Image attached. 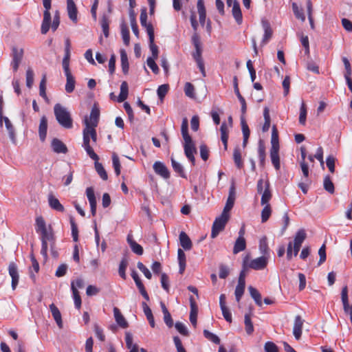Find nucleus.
<instances>
[{"instance_id":"47","label":"nucleus","mask_w":352,"mask_h":352,"mask_svg":"<svg viewBox=\"0 0 352 352\" xmlns=\"http://www.w3.org/2000/svg\"><path fill=\"white\" fill-rule=\"evenodd\" d=\"M306 238V233L304 230H299L294 237V245L301 247L302 243Z\"/></svg>"},{"instance_id":"33","label":"nucleus","mask_w":352,"mask_h":352,"mask_svg":"<svg viewBox=\"0 0 352 352\" xmlns=\"http://www.w3.org/2000/svg\"><path fill=\"white\" fill-rule=\"evenodd\" d=\"M248 255L246 256L245 257H244V258L243 260L242 270L240 272L237 285L245 286V272L248 270Z\"/></svg>"},{"instance_id":"55","label":"nucleus","mask_w":352,"mask_h":352,"mask_svg":"<svg viewBox=\"0 0 352 352\" xmlns=\"http://www.w3.org/2000/svg\"><path fill=\"white\" fill-rule=\"evenodd\" d=\"M307 118V108L304 102H302L300 108V116H299V123L302 125H305L306 123Z\"/></svg>"},{"instance_id":"1","label":"nucleus","mask_w":352,"mask_h":352,"mask_svg":"<svg viewBox=\"0 0 352 352\" xmlns=\"http://www.w3.org/2000/svg\"><path fill=\"white\" fill-rule=\"evenodd\" d=\"M99 118L100 109L97 104H94L91 109L89 116L88 117L86 116L83 120L85 127L82 131V147L86 151L87 154L89 156V157L95 161V168L98 174L103 180H107L108 178L107 173L102 164L98 162L99 157L94 151L92 147L90 145V140H91L94 143L97 142V133L96 127L98 126Z\"/></svg>"},{"instance_id":"5","label":"nucleus","mask_w":352,"mask_h":352,"mask_svg":"<svg viewBox=\"0 0 352 352\" xmlns=\"http://www.w3.org/2000/svg\"><path fill=\"white\" fill-rule=\"evenodd\" d=\"M35 230L37 233H39L41 236L40 239H48L49 243H54L55 237L51 225L48 227L43 217L39 216L35 220Z\"/></svg>"},{"instance_id":"60","label":"nucleus","mask_w":352,"mask_h":352,"mask_svg":"<svg viewBox=\"0 0 352 352\" xmlns=\"http://www.w3.org/2000/svg\"><path fill=\"white\" fill-rule=\"evenodd\" d=\"M112 161L115 173L116 175H119L120 174L121 165L118 155L115 153L112 156Z\"/></svg>"},{"instance_id":"34","label":"nucleus","mask_w":352,"mask_h":352,"mask_svg":"<svg viewBox=\"0 0 352 352\" xmlns=\"http://www.w3.org/2000/svg\"><path fill=\"white\" fill-rule=\"evenodd\" d=\"M241 129H242V132H243V146L245 147L248 143V140L250 137V132L248 125L247 124L243 116H242L241 118Z\"/></svg>"},{"instance_id":"61","label":"nucleus","mask_w":352,"mask_h":352,"mask_svg":"<svg viewBox=\"0 0 352 352\" xmlns=\"http://www.w3.org/2000/svg\"><path fill=\"white\" fill-rule=\"evenodd\" d=\"M184 91L185 94L193 98L195 97V88L194 86L190 82H186L184 86Z\"/></svg>"},{"instance_id":"39","label":"nucleus","mask_w":352,"mask_h":352,"mask_svg":"<svg viewBox=\"0 0 352 352\" xmlns=\"http://www.w3.org/2000/svg\"><path fill=\"white\" fill-rule=\"evenodd\" d=\"M177 258L179 265V273L183 274L186 268V254L182 249L177 251Z\"/></svg>"},{"instance_id":"27","label":"nucleus","mask_w":352,"mask_h":352,"mask_svg":"<svg viewBox=\"0 0 352 352\" xmlns=\"http://www.w3.org/2000/svg\"><path fill=\"white\" fill-rule=\"evenodd\" d=\"M50 309L52 315L54 320L56 321L58 327L60 329H62L63 328V320H62L61 314H60L59 309L54 303H52L50 305Z\"/></svg>"},{"instance_id":"20","label":"nucleus","mask_w":352,"mask_h":352,"mask_svg":"<svg viewBox=\"0 0 352 352\" xmlns=\"http://www.w3.org/2000/svg\"><path fill=\"white\" fill-rule=\"evenodd\" d=\"M279 147L274 146L270 149V158L273 166L276 170H278L280 168V157H279Z\"/></svg>"},{"instance_id":"63","label":"nucleus","mask_w":352,"mask_h":352,"mask_svg":"<svg viewBox=\"0 0 352 352\" xmlns=\"http://www.w3.org/2000/svg\"><path fill=\"white\" fill-rule=\"evenodd\" d=\"M175 329L179 333L183 336H188V331L184 324L180 322H177L175 324Z\"/></svg>"},{"instance_id":"56","label":"nucleus","mask_w":352,"mask_h":352,"mask_svg":"<svg viewBox=\"0 0 352 352\" xmlns=\"http://www.w3.org/2000/svg\"><path fill=\"white\" fill-rule=\"evenodd\" d=\"M203 333L204 337L206 339L209 340L210 341L212 342L214 344H219L220 343V339L217 335L214 334L213 333L206 329L204 330Z\"/></svg>"},{"instance_id":"46","label":"nucleus","mask_w":352,"mask_h":352,"mask_svg":"<svg viewBox=\"0 0 352 352\" xmlns=\"http://www.w3.org/2000/svg\"><path fill=\"white\" fill-rule=\"evenodd\" d=\"M263 116L265 119V122L263 126V131H267L270 127V110L269 108L265 107L263 110Z\"/></svg>"},{"instance_id":"36","label":"nucleus","mask_w":352,"mask_h":352,"mask_svg":"<svg viewBox=\"0 0 352 352\" xmlns=\"http://www.w3.org/2000/svg\"><path fill=\"white\" fill-rule=\"evenodd\" d=\"M252 311L248 314H245L244 323L245 327V331L248 335H251L254 331V326L251 319Z\"/></svg>"},{"instance_id":"35","label":"nucleus","mask_w":352,"mask_h":352,"mask_svg":"<svg viewBox=\"0 0 352 352\" xmlns=\"http://www.w3.org/2000/svg\"><path fill=\"white\" fill-rule=\"evenodd\" d=\"M120 59H121V67L122 70L124 74H126L129 72V65L128 61V57L126 52L124 50H120Z\"/></svg>"},{"instance_id":"50","label":"nucleus","mask_w":352,"mask_h":352,"mask_svg":"<svg viewBox=\"0 0 352 352\" xmlns=\"http://www.w3.org/2000/svg\"><path fill=\"white\" fill-rule=\"evenodd\" d=\"M264 207L261 211V221L262 223L266 222L272 214V209L270 204L263 205Z\"/></svg>"},{"instance_id":"49","label":"nucleus","mask_w":352,"mask_h":352,"mask_svg":"<svg viewBox=\"0 0 352 352\" xmlns=\"http://www.w3.org/2000/svg\"><path fill=\"white\" fill-rule=\"evenodd\" d=\"M140 23L142 27L145 28L146 32L148 33V27H151L152 30L153 29V27L151 23H147V13L146 9L142 10L141 14H140Z\"/></svg>"},{"instance_id":"44","label":"nucleus","mask_w":352,"mask_h":352,"mask_svg":"<svg viewBox=\"0 0 352 352\" xmlns=\"http://www.w3.org/2000/svg\"><path fill=\"white\" fill-rule=\"evenodd\" d=\"M188 122L187 118H184L181 126V132L184 140L190 141L192 140L191 137L188 134Z\"/></svg>"},{"instance_id":"11","label":"nucleus","mask_w":352,"mask_h":352,"mask_svg":"<svg viewBox=\"0 0 352 352\" xmlns=\"http://www.w3.org/2000/svg\"><path fill=\"white\" fill-rule=\"evenodd\" d=\"M236 199L235 188L232 186L230 187L229 190V195L227 199L226 206H224L223 210L221 214L225 215H229V212L233 208Z\"/></svg>"},{"instance_id":"4","label":"nucleus","mask_w":352,"mask_h":352,"mask_svg":"<svg viewBox=\"0 0 352 352\" xmlns=\"http://www.w3.org/2000/svg\"><path fill=\"white\" fill-rule=\"evenodd\" d=\"M35 230L37 233H39L41 236L40 239H48L49 243H54L55 237L51 225L48 227L43 217L39 216L35 220Z\"/></svg>"},{"instance_id":"9","label":"nucleus","mask_w":352,"mask_h":352,"mask_svg":"<svg viewBox=\"0 0 352 352\" xmlns=\"http://www.w3.org/2000/svg\"><path fill=\"white\" fill-rule=\"evenodd\" d=\"M268 263V258L267 256H262L255 259L249 261L248 258V269L251 268L254 270H261L266 267Z\"/></svg>"},{"instance_id":"24","label":"nucleus","mask_w":352,"mask_h":352,"mask_svg":"<svg viewBox=\"0 0 352 352\" xmlns=\"http://www.w3.org/2000/svg\"><path fill=\"white\" fill-rule=\"evenodd\" d=\"M272 194L270 190V184L268 180H266L265 182V190L261 194V204L266 205L270 204L269 201L272 199Z\"/></svg>"},{"instance_id":"19","label":"nucleus","mask_w":352,"mask_h":352,"mask_svg":"<svg viewBox=\"0 0 352 352\" xmlns=\"http://www.w3.org/2000/svg\"><path fill=\"white\" fill-rule=\"evenodd\" d=\"M148 35L149 38V47L152 53L151 58H158V47L154 43V30H152L151 27L148 28Z\"/></svg>"},{"instance_id":"16","label":"nucleus","mask_w":352,"mask_h":352,"mask_svg":"<svg viewBox=\"0 0 352 352\" xmlns=\"http://www.w3.org/2000/svg\"><path fill=\"white\" fill-rule=\"evenodd\" d=\"M261 23H262V27L264 30V35H263V39L261 41V45L262 46H264L271 39V38L272 36L273 32L271 28L270 24L267 21L262 20Z\"/></svg>"},{"instance_id":"13","label":"nucleus","mask_w":352,"mask_h":352,"mask_svg":"<svg viewBox=\"0 0 352 352\" xmlns=\"http://www.w3.org/2000/svg\"><path fill=\"white\" fill-rule=\"evenodd\" d=\"M155 173L164 179L170 177V172L163 162H155L153 166Z\"/></svg>"},{"instance_id":"3","label":"nucleus","mask_w":352,"mask_h":352,"mask_svg":"<svg viewBox=\"0 0 352 352\" xmlns=\"http://www.w3.org/2000/svg\"><path fill=\"white\" fill-rule=\"evenodd\" d=\"M54 115L58 124L65 129H71L73 126V120L67 109L57 103L54 107Z\"/></svg>"},{"instance_id":"58","label":"nucleus","mask_w":352,"mask_h":352,"mask_svg":"<svg viewBox=\"0 0 352 352\" xmlns=\"http://www.w3.org/2000/svg\"><path fill=\"white\" fill-rule=\"evenodd\" d=\"M109 23L107 16L104 15L100 21V25L102 29L103 34L106 38L108 37L109 34Z\"/></svg>"},{"instance_id":"30","label":"nucleus","mask_w":352,"mask_h":352,"mask_svg":"<svg viewBox=\"0 0 352 352\" xmlns=\"http://www.w3.org/2000/svg\"><path fill=\"white\" fill-rule=\"evenodd\" d=\"M197 10L199 16V22L200 24L204 26L206 22V8L204 6V2L203 0H198L197 1Z\"/></svg>"},{"instance_id":"42","label":"nucleus","mask_w":352,"mask_h":352,"mask_svg":"<svg viewBox=\"0 0 352 352\" xmlns=\"http://www.w3.org/2000/svg\"><path fill=\"white\" fill-rule=\"evenodd\" d=\"M129 87L126 81H123L120 85V92L118 96V101L122 102L124 101L128 96Z\"/></svg>"},{"instance_id":"25","label":"nucleus","mask_w":352,"mask_h":352,"mask_svg":"<svg viewBox=\"0 0 352 352\" xmlns=\"http://www.w3.org/2000/svg\"><path fill=\"white\" fill-rule=\"evenodd\" d=\"M52 148L56 153H66L67 148L66 145L57 138H54L52 141Z\"/></svg>"},{"instance_id":"6","label":"nucleus","mask_w":352,"mask_h":352,"mask_svg":"<svg viewBox=\"0 0 352 352\" xmlns=\"http://www.w3.org/2000/svg\"><path fill=\"white\" fill-rule=\"evenodd\" d=\"M43 4L45 8L43 13V19L41 24V31L43 34H45L50 30L51 23V14L50 10L51 8V0H43Z\"/></svg>"},{"instance_id":"62","label":"nucleus","mask_w":352,"mask_h":352,"mask_svg":"<svg viewBox=\"0 0 352 352\" xmlns=\"http://www.w3.org/2000/svg\"><path fill=\"white\" fill-rule=\"evenodd\" d=\"M157 58H150L148 57L146 60L147 65L150 67V69L152 70V72L154 74H158L159 73V68L157 64L155 63V60Z\"/></svg>"},{"instance_id":"38","label":"nucleus","mask_w":352,"mask_h":352,"mask_svg":"<svg viewBox=\"0 0 352 352\" xmlns=\"http://www.w3.org/2000/svg\"><path fill=\"white\" fill-rule=\"evenodd\" d=\"M246 248V242L245 239L237 238L234 245L233 253L234 254L243 251Z\"/></svg>"},{"instance_id":"29","label":"nucleus","mask_w":352,"mask_h":352,"mask_svg":"<svg viewBox=\"0 0 352 352\" xmlns=\"http://www.w3.org/2000/svg\"><path fill=\"white\" fill-rule=\"evenodd\" d=\"M48 203L50 208L58 212H63L64 207L60 203L59 200L56 198L54 195H50L48 196Z\"/></svg>"},{"instance_id":"40","label":"nucleus","mask_w":352,"mask_h":352,"mask_svg":"<svg viewBox=\"0 0 352 352\" xmlns=\"http://www.w3.org/2000/svg\"><path fill=\"white\" fill-rule=\"evenodd\" d=\"M248 289H249L250 294L251 297L254 300L256 304L258 306L261 307L262 306L261 295L258 292V291L256 288L253 287L252 286H250L248 287Z\"/></svg>"},{"instance_id":"21","label":"nucleus","mask_w":352,"mask_h":352,"mask_svg":"<svg viewBox=\"0 0 352 352\" xmlns=\"http://www.w3.org/2000/svg\"><path fill=\"white\" fill-rule=\"evenodd\" d=\"M67 82L65 85V91L67 93L70 94L74 91L75 88V78L72 76L70 69L64 70Z\"/></svg>"},{"instance_id":"41","label":"nucleus","mask_w":352,"mask_h":352,"mask_svg":"<svg viewBox=\"0 0 352 352\" xmlns=\"http://www.w3.org/2000/svg\"><path fill=\"white\" fill-rule=\"evenodd\" d=\"M120 28L123 42L124 45L127 46L130 43L129 30L127 25L124 22L120 25Z\"/></svg>"},{"instance_id":"31","label":"nucleus","mask_w":352,"mask_h":352,"mask_svg":"<svg viewBox=\"0 0 352 352\" xmlns=\"http://www.w3.org/2000/svg\"><path fill=\"white\" fill-rule=\"evenodd\" d=\"M113 314L115 320L119 326H120L122 328H126L128 327V323L126 320H125L124 317L122 316L120 309L118 307L113 308Z\"/></svg>"},{"instance_id":"17","label":"nucleus","mask_w":352,"mask_h":352,"mask_svg":"<svg viewBox=\"0 0 352 352\" xmlns=\"http://www.w3.org/2000/svg\"><path fill=\"white\" fill-rule=\"evenodd\" d=\"M67 11L69 18L76 23L78 22V10L73 0H67Z\"/></svg>"},{"instance_id":"8","label":"nucleus","mask_w":352,"mask_h":352,"mask_svg":"<svg viewBox=\"0 0 352 352\" xmlns=\"http://www.w3.org/2000/svg\"><path fill=\"white\" fill-rule=\"evenodd\" d=\"M12 57L11 66L14 72H17L23 58V50L16 47H12L10 54Z\"/></svg>"},{"instance_id":"43","label":"nucleus","mask_w":352,"mask_h":352,"mask_svg":"<svg viewBox=\"0 0 352 352\" xmlns=\"http://www.w3.org/2000/svg\"><path fill=\"white\" fill-rule=\"evenodd\" d=\"M258 155L260 161V166L264 167L265 164V147L261 141L258 143Z\"/></svg>"},{"instance_id":"57","label":"nucleus","mask_w":352,"mask_h":352,"mask_svg":"<svg viewBox=\"0 0 352 352\" xmlns=\"http://www.w3.org/2000/svg\"><path fill=\"white\" fill-rule=\"evenodd\" d=\"M127 265H128V261L126 258H123L120 261V265H119V270H118L119 275L123 279H126V269L127 267Z\"/></svg>"},{"instance_id":"48","label":"nucleus","mask_w":352,"mask_h":352,"mask_svg":"<svg viewBox=\"0 0 352 352\" xmlns=\"http://www.w3.org/2000/svg\"><path fill=\"white\" fill-rule=\"evenodd\" d=\"M39 94L47 102L49 99L46 94V76L43 75L39 85Z\"/></svg>"},{"instance_id":"10","label":"nucleus","mask_w":352,"mask_h":352,"mask_svg":"<svg viewBox=\"0 0 352 352\" xmlns=\"http://www.w3.org/2000/svg\"><path fill=\"white\" fill-rule=\"evenodd\" d=\"M184 148L186 157L192 162V165H194L195 161L194 154L196 153L197 151L192 140H190V141L185 140Z\"/></svg>"},{"instance_id":"7","label":"nucleus","mask_w":352,"mask_h":352,"mask_svg":"<svg viewBox=\"0 0 352 352\" xmlns=\"http://www.w3.org/2000/svg\"><path fill=\"white\" fill-rule=\"evenodd\" d=\"M229 215L221 214L219 217L215 219L212 227L211 237L212 239L217 237L219 232L224 230L229 219Z\"/></svg>"},{"instance_id":"26","label":"nucleus","mask_w":352,"mask_h":352,"mask_svg":"<svg viewBox=\"0 0 352 352\" xmlns=\"http://www.w3.org/2000/svg\"><path fill=\"white\" fill-rule=\"evenodd\" d=\"M232 15H233L235 21H236V23L239 25H240L242 23L243 16H242V13H241L239 3L237 1L234 0L233 1V3H232Z\"/></svg>"},{"instance_id":"45","label":"nucleus","mask_w":352,"mask_h":352,"mask_svg":"<svg viewBox=\"0 0 352 352\" xmlns=\"http://www.w3.org/2000/svg\"><path fill=\"white\" fill-rule=\"evenodd\" d=\"M171 164H172L173 170L176 173H177L179 175V176L185 178L186 175H185L182 165L180 163L177 162L173 157H171Z\"/></svg>"},{"instance_id":"51","label":"nucleus","mask_w":352,"mask_h":352,"mask_svg":"<svg viewBox=\"0 0 352 352\" xmlns=\"http://www.w3.org/2000/svg\"><path fill=\"white\" fill-rule=\"evenodd\" d=\"M259 250L263 256H267L268 254L269 248L266 236H263L260 239Z\"/></svg>"},{"instance_id":"54","label":"nucleus","mask_w":352,"mask_h":352,"mask_svg":"<svg viewBox=\"0 0 352 352\" xmlns=\"http://www.w3.org/2000/svg\"><path fill=\"white\" fill-rule=\"evenodd\" d=\"M233 158L234 161V164L237 166L238 168H241L243 167V161L241 159V154L239 148H236L234 150L233 153Z\"/></svg>"},{"instance_id":"12","label":"nucleus","mask_w":352,"mask_h":352,"mask_svg":"<svg viewBox=\"0 0 352 352\" xmlns=\"http://www.w3.org/2000/svg\"><path fill=\"white\" fill-rule=\"evenodd\" d=\"M9 274L12 278V288L14 290L18 285L19 275L18 272L17 265L15 263L11 262L8 266Z\"/></svg>"},{"instance_id":"14","label":"nucleus","mask_w":352,"mask_h":352,"mask_svg":"<svg viewBox=\"0 0 352 352\" xmlns=\"http://www.w3.org/2000/svg\"><path fill=\"white\" fill-rule=\"evenodd\" d=\"M86 195L90 204L91 213L93 216L96 214V199L94 193V190L92 187H88L86 189Z\"/></svg>"},{"instance_id":"32","label":"nucleus","mask_w":352,"mask_h":352,"mask_svg":"<svg viewBox=\"0 0 352 352\" xmlns=\"http://www.w3.org/2000/svg\"><path fill=\"white\" fill-rule=\"evenodd\" d=\"M221 140L223 144L224 149L227 150L228 140V126L226 122H223L220 127Z\"/></svg>"},{"instance_id":"2","label":"nucleus","mask_w":352,"mask_h":352,"mask_svg":"<svg viewBox=\"0 0 352 352\" xmlns=\"http://www.w3.org/2000/svg\"><path fill=\"white\" fill-rule=\"evenodd\" d=\"M190 22L191 25L195 31L191 36V43L195 48V50L192 52V57L194 60L196 62L197 65L201 72L203 76H206V71L204 59L202 58V43L201 41L200 36L197 33L198 23L196 20V16L195 14H192L190 16Z\"/></svg>"},{"instance_id":"15","label":"nucleus","mask_w":352,"mask_h":352,"mask_svg":"<svg viewBox=\"0 0 352 352\" xmlns=\"http://www.w3.org/2000/svg\"><path fill=\"white\" fill-rule=\"evenodd\" d=\"M303 324L304 320L301 318V316H296L295 317L294 323L293 334L297 340H298L301 337Z\"/></svg>"},{"instance_id":"23","label":"nucleus","mask_w":352,"mask_h":352,"mask_svg":"<svg viewBox=\"0 0 352 352\" xmlns=\"http://www.w3.org/2000/svg\"><path fill=\"white\" fill-rule=\"evenodd\" d=\"M47 130V119L43 116L41 117L38 126V135L41 142L45 140Z\"/></svg>"},{"instance_id":"59","label":"nucleus","mask_w":352,"mask_h":352,"mask_svg":"<svg viewBox=\"0 0 352 352\" xmlns=\"http://www.w3.org/2000/svg\"><path fill=\"white\" fill-rule=\"evenodd\" d=\"M34 74L32 68L29 67L26 71V86L31 88L34 83Z\"/></svg>"},{"instance_id":"53","label":"nucleus","mask_w":352,"mask_h":352,"mask_svg":"<svg viewBox=\"0 0 352 352\" xmlns=\"http://www.w3.org/2000/svg\"><path fill=\"white\" fill-rule=\"evenodd\" d=\"M292 10L295 16L298 19H300L302 21H305V16L304 14L302 9L300 8L296 3H292Z\"/></svg>"},{"instance_id":"52","label":"nucleus","mask_w":352,"mask_h":352,"mask_svg":"<svg viewBox=\"0 0 352 352\" xmlns=\"http://www.w3.org/2000/svg\"><path fill=\"white\" fill-rule=\"evenodd\" d=\"M323 186L325 190L331 194H333L335 191L334 184L331 180L330 177L328 175L324 179Z\"/></svg>"},{"instance_id":"22","label":"nucleus","mask_w":352,"mask_h":352,"mask_svg":"<svg viewBox=\"0 0 352 352\" xmlns=\"http://www.w3.org/2000/svg\"><path fill=\"white\" fill-rule=\"evenodd\" d=\"M4 122L6 128L8 132L10 138L14 141L15 140V132H14V128L9 120V118L6 116H3V113L1 114V117H0V126H2V123Z\"/></svg>"},{"instance_id":"28","label":"nucleus","mask_w":352,"mask_h":352,"mask_svg":"<svg viewBox=\"0 0 352 352\" xmlns=\"http://www.w3.org/2000/svg\"><path fill=\"white\" fill-rule=\"evenodd\" d=\"M179 239L181 246L185 250H190L192 248V241L186 232L183 231L181 232L179 236Z\"/></svg>"},{"instance_id":"64","label":"nucleus","mask_w":352,"mask_h":352,"mask_svg":"<svg viewBox=\"0 0 352 352\" xmlns=\"http://www.w3.org/2000/svg\"><path fill=\"white\" fill-rule=\"evenodd\" d=\"M264 349L265 352H278L277 346L272 342H267L265 344Z\"/></svg>"},{"instance_id":"37","label":"nucleus","mask_w":352,"mask_h":352,"mask_svg":"<svg viewBox=\"0 0 352 352\" xmlns=\"http://www.w3.org/2000/svg\"><path fill=\"white\" fill-rule=\"evenodd\" d=\"M71 289L73 294V298L74 301V305L76 309H80L81 307V298L79 295V292L76 289V287L74 285V282L71 283Z\"/></svg>"},{"instance_id":"18","label":"nucleus","mask_w":352,"mask_h":352,"mask_svg":"<svg viewBox=\"0 0 352 352\" xmlns=\"http://www.w3.org/2000/svg\"><path fill=\"white\" fill-rule=\"evenodd\" d=\"M341 299L343 304V309L344 312L346 314H349L351 318L352 314V306L349 305V304L348 288L346 286H344L342 289Z\"/></svg>"}]
</instances>
